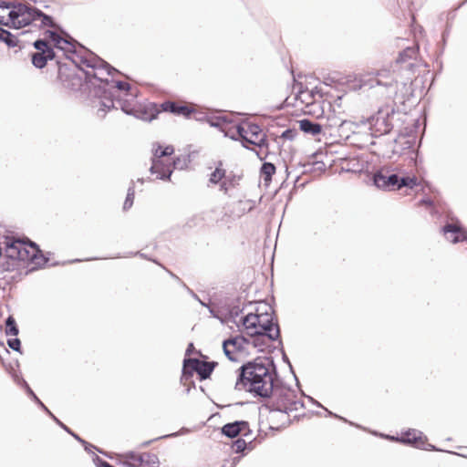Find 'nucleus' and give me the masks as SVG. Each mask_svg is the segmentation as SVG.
Instances as JSON below:
<instances>
[{
    "label": "nucleus",
    "instance_id": "obj_1",
    "mask_svg": "<svg viewBox=\"0 0 467 467\" xmlns=\"http://www.w3.org/2000/svg\"><path fill=\"white\" fill-rule=\"evenodd\" d=\"M277 382L275 374L269 366L255 359L239 368L236 388L241 385L246 391L265 398L273 392Z\"/></svg>",
    "mask_w": 467,
    "mask_h": 467
},
{
    "label": "nucleus",
    "instance_id": "obj_2",
    "mask_svg": "<svg viewBox=\"0 0 467 467\" xmlns=\"http://www.w3.org/2000/svg\"><path fill=\"white\" fill-rule=\"evenodd\" d=\"M243 327L250 337L263 336L275 340L280 334L278 325L274 321L273 307L265 301L256 303L254 311L244 318Z\"/></svg>",
    "mask_w": 467,
    "mask_h": 467
},
{
    "label": "nucleus",
    "instance_id": "obj_3",
    "mask_svg": "<svg viewBox=\"0 0 467 467\" xmlns=\"http://www.w3.org/2000/svg\"><path fill=\"white\" fill-rule=\"evenodd\" d=\"M267 407L272 410V419L279 416L282 418L280 426L290 423V413L303 409L304 404L296 393L289 388L280 385L278 382L274 387L273 392L266 396Z\"/></svg>",
    "mask_w": 467,
    "mask_h": 467
},
{
    "label": "nucleus",
    "instance_id": "obj_4",
    "mask_svg": "<svg viewBox=\"0 0 467 467\" xmlns=\"http://www.w3.org/2000/svg\"><path fill=\"white\" fill-rule=\"evenodd\" d=\"M3 244L5 255L14 262H28L34 265L32 269L43 267L47 262L38 246L28 238L5 236Z\"/></svg>",
    "mask_w": 467,
    "mask_h": 467
},
{
    "label": "nucleus",
    "instance_id": "obj_5",
    "mask_svg": "<svg viewBox=\"0 0 467 467\" xmlns=\"http://www.w3.org/2000/svg\"><path fill=\"white\" fill-rule=\"evenodd\" d=\"M231 137L240 140L245 148L254 150L260 160L269 155L266 135L257 124L243 121L232 128Z\"/></svg>",
    "mask_w": 467,
    "mask_h": 467
},
{
    "label": "nucleus",
    "instance_id": "obj_6",
    "mask_svg": "<svg viewBox=\"0 0 467 467\" xmlns=\"http://www.w3.org/2000/svg\"><path fill=\"white\" fill-rule=\"evenodd\" d=\"M208 171L209 183L218 186L219 190L226 195L239 185L241 176L229 170L227 163L222 160L212 161Z\"/></svg>",
    "mask_w": 467,
    "mask_h": 467
},
{
    "label": "nucleus",
    "instance_id": "obj_7",
    "mask_svg": "<svg viewBox=\"0 0 467 467\" xmlns=\"http://www.w3.org/2000/svg\"><path fill=\"white\" fill-rule=\"evenodd\" d=\"M174 148L171 145L162 147L157 145L153 149L152 165L150 172L156 174V179H169L174 167Z\"/></svg>",
    "mask_w": 467,
    "mask_h": 467
},
{
    "label": "nucleus",
    "instance_id": "obj_8",
    "mask_svg": "<svg viewBox=\"0 0 467 467\" xmlns=\"http://www.w3.org/2000/svg\"><path fill=\"white\" fill-rule=\"evenodd\" d=\"M396 112L395 102L381 106L378 111L368 119L369 130L375 137L390 132L393 128L392 117Z\"/></svg>",
    "mask_w": 467,
    "mask_h": 467
},
{
    "label": "nucleus",
    "instance_id": "obj_9",
    "mask_svg": "<svg viewBox=\"0 0 467 467\" xmlns=\"http://www.w3.org/2000/svg\"><path fill=\"white\" fill-rule=\"evenodd\" d=\"M249 342L242 336L225 340L223 344L225 356L232 361H239L247 354Z\"/></svg>",
    "mask_w": 467,
    "mask_h": 467
},
{
    "label": "nucleus",
    "instance_id": "obj_10",
    "mask_svg": "<svg viewBox=\"0 0 467 467\" xmlns=\"http://www.w3.org/2000/svg\"><path fill=\"white\" fill-rule=\"evenodd\" d=\"M83 63L88 67L91 68L90 71H87V75L88 77L99 79L101 82L108 83V77L110 76L112 72L116 71L115 68L110 67L104 60L93 56L85 58Z\"/></svg>",
    "mask_w": 467,
    "mask_h": 467
},
{
    "label": "nucleus",
    "instance_id": "obj_11",
    "mask_svg": "<svg viewBox=\"0 0 467 467\" xmlns=\"http://www.w3.org/2000/svg\"><path fill=\"white\" fill-rule=\"evenodd\" d=\"M36 8L28 7L25 5H14L13 19L11 26L14 28H21L33 25Z\"/></svg>",
    "mask_w": 467,
    "mask_h": 467
},
{
    "label": "nucleus",
    "instance_id": "obj_12",
    "mask_svg": "<svg viewBox=\"0 0 467 467\" xmlns=\"http://www.w3.org/2000/svg\"><path fill=\"white\" fill-rule=\"evenodd\" d=\"M36 52L32 55V63L35 67L42 68L47 65L48 60L55 57L53 48L46 40H36L34 43Z\"/></svg>",
    "mask_w": 467,
    "mask_h": 467
},
{
    "label": "nucleus",
    "instance_id": "obj_13",
    "mask_svg": "<svg viewBox=\"0 0 467 467\" xmlns=\"http://www.w3.org/2000/svg\"><path fill=\"white\" fill-rule=\"evenodd\" d=\"M161 105V112H171L176 116L190 117L195 112L192 104L184 101H164Z\"/></svg>",
    "mask_w": 467,
    "mask_h": 467
},
{
    "label": "nucleus",
    "instance_id": "obj_14",
    "mask_svg": "<svg viewBox=\"0 0 467 467\" xmlns=\"http://www.w3.org/2000/svg\"><path fill=\"white\" fill-rule=\"evenodd\" d=\"M125 463L130 467H157L158 458L151 452L130 453Z\"/></svg>",
    "mask_w": 467,
    "mask_h": 467
},
{
    "label": "nucleus",
    "instance_id": "obj_15",
    "mask_svg": "<svg viewBox=\"0 0 467 467\" xmlns=\"http://www.w3.org/2000/svg\"><path fill=\"white\" fill-rule=\"evenodd\" d=\"M217 363L214 362L202 361L196 358H190L184 361V368H192L196 371L202 379L210 377Z\"/></svg>",
    "mask_w": 467,
    "mask_h": 467
},
{
    "label": "nucleus",
    "instance_id": "obj_16",
    "mask_svg": "<svg viewBox=\"0 0 467 467\" xmlns=\"http://www.w3.org/2000/svg\"><path fill=\"white\" fill-rule=\"evenodd\" d=\"M160 109L161 105L156 103L138 104L133 116L145 121H151L161 112Z\"/></svg>",
    "mask_w": 467,
    "mask_h": 467
},
{
    "label": "nucleus",
    "instance_id": "obj_17",
    "mask_svg": "<svg viewBox=\"0 0 467 467\" xmlns=\"http://www.w3.org/2000/svg\"><path fill=\"white\" fill-rule=\"evenodd\" d=\"M390 440L404 444H410L418 448L423 446L427 441L426 437L420 431L413 429L402 432L400 437H391Z\"/></svg>",
    "mask_w": 467,
    "mask_h": 467
},
{
    "label": "nucleus",
    "instance_id": "obj_18",
    "mask_svg": "<svg viewBox=\"0 0 467 467\" xmlns=\"http://www.w3.org/2000/svg\"><path fill=\"white\" fill-rule=\"evenodd\" d=\"M442 232L447 235V239L453 244L463 242L467 239V232L455 223H447L443 226Z\"/></svg>",
    "mask_w": 467,
    "mask_h": 467
},
{
    "label": "nucleus",
    "instance_id": "obj_19",
    "mask_svg": "<svg viewBox=\"0 0 467 467\" xmlns=\"http://www.w3.org/2000/svg\"><path fill=\"white\" fill-rule=\"evenodd\" d=\"M249 431V425L246 421H235L227 423L222 428V432L229 438H235L241 433H246Z\"/></svg>",
    "mask_w": 467,
    "mask_h": 467
},
{
    "label": "nucleus",
    "instance_id": "obj_20",
    "mask_svg": "<svg viewBox=\"0 0 467 467\" xmlns=\"http://www.w3.org/2000/svg\"><path fill=\"white\" fill-rule=\"evenodd\" d=\"M33 26L38 27H55L56 25L53 21V18L49 16L45 15L41 11L36 9V14L34 15Z\"/></svg>",
    "mask_w": 467,
    "mask_h": 467
},
{
    "label": "nucleus",
    "instance_id": "obj_21",
    "mask_svg": "<svg viewBox=\"0 0 467 467\" xmlns=\"http://www.w3.org/2000/svg\"><path fill=\"white\" fill-rule=\"evenodd\" d=\"M14 5L0 4V25L11 26Z\"/></svg>",
    "mask_w": 467,
    "mask_h": 467
},
{
    "label": "nucleus",
    "instance_id": "obj_22",
    "mask_svg": "<svg viewBox=\"0 0 467 467\" xmlns=\"http://www.w3.org/2000/svg\"><path fill=\"white\" fill-rule=\"evenodd\" d=\"M300 130L311 135H318L322 131L321 125L314 123L309 119H302L299 121Z\"/></svg>",
    "mask_w": 467,
    "mask_h": 467
},
{
    "label": "nucleus",
    "instance_id": "obj_23",
    "mask_svg": "<svg viewBox=\"0 0 467 467\" xmlns=\"http://www.w3.org/2000/svg\"><path fill=\"white\" fill-rule=\"evenodd\" d=\"M276 168L271 162H265L261 167V177L264 180L265 186H268L272 182V177L275 173Z\"/></svg>",
    "mask_w": 467,
    "mask_h": 467
},
{
    "label": "nucleus",
    "instance_id": "obj_24",
    "mask_svg": "<svg viewBox=\"0 0 467 467\" xmlns=\"http://www.w3.org/2000/svg\"><path fill=\"white\" fill-rule=\"evenodd\" d=\"M421 182H423L422 180H419L416 176H412V177H403L400 179V189L403 186L405 187H409L410 189H412L414 186H418V185H420ZM425 185L426 186H429L428 183H426L424 182Z\"/></svg>",
    "mask_w": 467,
    "mask_h": 467
},
{
    "label": "nucleus",
    "instance_id": "obj_25",
    "mask_svg": "<svg viewBox=\"0 0 467 467\" xmlns=\"http://www.w3.org/2000/svg\"><path fill=\"white\" fill-rule=\"evenodd\" d=\"M122 111L129 115H134L135 109L138 107L137 101L133 99L131 101L119 102Z\"/></svg>",
    "mask_w": 467,
    "mask_h": 467
},
{
    "label": "nucleus",
    "instance_id": "obj_26",
    "mask_svg": "<svg viewBox=\"0 0 467 467\" xmlns=\"http://www.w3.org/2000/svg\"><path fill=\"white\" fill-rule=\"evenodd\" d=\"M98 107V111H101L103 113L101 117H103L107 111H109L112 108H115V105L114 101L111 99L106 98L104 100H99Z\"/></svg>",
    "mask_w": 467,
    "mask_h": 467
},
{
    "label": "nucleus",
    "instance_id": "obj_27",
    "mask_svg": "<svg viewBox=\"0 0 467 467\" xmlns=\"http://www.w3.org/2000/svg\"><path fill=\"white\" fill-rule=\"evenodd\" d=\"M5 333L10 336H16L18 334V328L12 317H9L5 322Z\"/></svg>",
    "mask_w": 467,
    "mask_h": 467
},
{
    "label": "nucleus",
    "instance_id": "obj_28",
    "mask_svg": "<svg viewBox=\"0 0 467 467\" xmlns=\"http://www.w3.org/2000/svg\"><path fill=\"white\" fill-rule=\"evenodd\" d=\"M375 185L383 190H387V175L382 172H378L374 175Z\"/></svg>",
    "mask_w": 467,
    "mask_h": 467
},
{
    "label": "nucleus",
    "instance_id": "obj_29",
    "mask_svg": "<svg viewBox=\"0 0 467 467\" xmlns=\"http://www.w3.org/2000/svg\"><path fill=\"white\" fill-rule=\"evenodd\" d=\"M400 179L397 174L387 175V190L400 189Z\"/></svg>",
    "mask_w": 467,
    "mask_h": 467
},
{
    "label": "nucleus",
    "instance_id": "obj_30",
    "mask_svg": "<svg viewBox=\"0 0 467 467\" xmlns=\"http://www.w3.org/2000/svg\"><path fill=\"white\" fill-rule=\"evenodd\" d=\"M416 55V50L415 48L413 47H408L406 49H404L399 56L398 59H397V62L398 63H400V62H404L406 60V58H412L414 57Z\"/></svg>",
    "mask_w": 467,
    "mask_h": 467
},
{
    "label": "nucleus",
    "instance_id": "obj_31",
    "mask_svg": "<svg viewBox=\"0 0 467 467\" xmlns=\"http://www.w3.org/2000/svg\"><path fill=\"white\" fill-rule=\"evenodd\" d=\"M0 40L5 41L8 46H16V40L12 36V35L0 27Z\"/></svg>",
    "mask_w": 467,
    "mask_h": 467
},
{
    "label": "nucleus",
    "instance_id": "obj_32",
    "mask_svg": "<svg viewBox=\"0 0 467 467\" xmlns=\"http://www.w3.org/2000/svg\"><path fill=\"white\" fill-rule=\"evenodd\" d=\"M110 87L112 88H117L121 91L128 92L130 88V85L125 81H112Z\"/></svg>",
    "mask_w": 467,
    "mask_h": 467
},
{
    "label": "nucleus",
    "instance_id": "obj_33",
    "mask_svg": "<svg viewBox=\"0 0 467 467\" xmlns=\"http://www.w3.org/2000/svg\"><path fill=\"white\" fill-rule=\"evenodd\" d=\"M135 193L134 191H129L126 196V200L123 204V209L128 210L130 209L134 202Z\"/></svg>",
    "mask_w": 467,
    "mask_h": 467
},
{
    "label": "nucleus",
    "instance_id": "obj_34",
    "mask_svg": "<svg viewBox=\"0 0 467 467\" xmlns=\"http://www.w3.org/2000/svg\"><path fill=\"white\" fill-rule=\"evenodd\" d=\"M47 37L50 42L53 43L54 47L58 46V42L61 40L62 36L53 31H47Z\"/></svg>",
    "mask_w": 467,
    "mask_h": 467
},
{
    "label": "nucleus",
    "instance_id": "obj_35",
    "mask_svg": "<svg viewBox=\"0 0 467 467\" xmlns=\"http://www.w3.org/2000/svg\"><path fill=\"white\" fill-rule=\"evenodd\" d=\"M233 448L235 452H242L246 448V442L245 441L239 439L236 441H234Z\"/></svg>",
    "mask_w": 467,
    "mask_h": 467
},
{
    "label": "nucleus",
    "instance_id": "obj_36",
    "mask_svg": "<svg viewBox=\"0 0 467 467\" xmlns=\"http://www.w3.org/2000/svg\"><path fill=\"white\" fill-rule=\"evenodd\" d=\"M327 121H328V126L329 127H340L343 125V123L345 122L344 119H339V118H337V117H334L332 119L330 118H327Z\"/></svg>",
    "mask_w": 467,
    "mask_h": 467
},
{
    "label": "nucleus",
    "instance_id": "obj_37",
    "mask_svg": "<svg viewBox=\"0 0 467 467\" xmlns=\"http://www.w3.org/2000/svg\"><path fill=\"white\" fill-rule=\"evenodd\" d=\"M7 344L12 349L19 351L21 342L18 338L8 339Z\"/></svg>",
    "mask_w": 467,
    "mask_h": 467
},
{
    "label": "nucleus",
    "instance_id": "obj_38",
    "mask_svg": "<svg viewBox=\"0 0 467 467\" xmlns=\"http://www.w3.org/2000/svg\"><path fill=\"white\" fill-rule=\"evenodd\" d=\"M71 46L72 45L69 41L62 37L61 40L58 42V46L57 47L62 50H69Z\"/></svg>",
    "mask_w": 467,
    "mask_h": 467
},
{
    "label": "nucleus",
    "instance_id": "obj_39",
    "mask_svg": "<svg viewBox=\"0 0 467 467\" xmlns=\"http://www.w3.org/2000/svg\"><path fill=\"white\" fill-rule=\"evenodd\" d=\"M418 206H425V207H428V208H433L434 207V202L433 201L430 200V199H424V200H421L418 202Z\"/></svg>",
    "mask_w": 467,
    "mask_h": 467
},
{
    "label": "nucleus",
    "instance_id": "obj_40",
    "mask_svg": "<svg viewBox=\"0 0 467 467\" xmlns=\"http://www.w3.org/2000/svg\"><path fill=\"white\" fill-rule=\"evenodd\" d=\"M203 218L199 216V215H195L193 216L190 221H189V225L192 226V224H195V223L197 221H202Z\"/></svg>",
    "mask_w": 467,
    "mask_h": 467
},
{
    "label": "nucleus",
    "instance_id": "obj_41",
    "mask_svg": "<svg viewBox=\"0 0 467 467\" xmlns=\"http://www.w3.org/2000/svg\"><path fill=\"white\" fill-rule=\"evenodd\" d=\"M375 81H376L377 85H382L383 84L382 81L379 78H376Z\"/></svg>",
    "mask_w": 467,
    "mask_h": 467
},
{
    "label": "nucleus",
    "instance_id": "obj_42",
    "mask_svg": "<svg viewBox=\"0 0 467 467\" xmlns=\"http://www.w3.org/2000/svg\"><path fill=\"white\" fill-rule=\"evenodd\" d=\"M380 76H383V73L382 72H378L377 77H380Z\"/></svg>",
    "mask_w": 467,
    "mask_h": 467
}]
</instances>
